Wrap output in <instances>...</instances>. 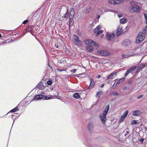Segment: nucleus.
I'll return each instance as SVG.
<instances>
[{
    "label": "nucleus",
    "instance_id": "nucleus-32",
    "mask_svg": "<svg viewBox=\"0 0 147 147\" xmlns=\"http://www.w3.org/2000/svg\"><path fill=\"white\" fill-rule=\"evenodd\" d=\"M34 98V100H39L40 98L39 94L36 95Z\"/></svg>",
    "mask_w": 147,
    "mask_h": 147
},
{
    "label": "nucleus",
    "instance_id": "nucleus-53",
    "mask_svg": "<svg viewBox=\"0 0 147 147\" xmlns=\"http://www.w3.org/2000/svg\"><path fill=\"white\" fill-rule=\"evenodd\" d=\"M100 75H98V76H97V77H98V79L99 78H100Z\"/></svg>",
    "mask_w": 147,
    "mask_h": 147
},
{
    "label": "nucleus",
    "instance_id": "nucleus-46",
    "mask_svg": "<svg viewBox=\"0 0 147 147\" xmlns=\"http://www.w3.org/2000/svg\"><path fill=\"white\" fill-rule=\"evenodd\" d=\"M122 57L123 58H126V57H127V55H125L124 54H123L122 55Z\"/></svg>",
    "mask_w": 147,
    "mask_h": 147
},
{
    "label": "nucleus",
    "instance_id": "nucleus-60",
    "mask_svg": "<svg viewBox=\"0 0 147 147\" xmlns=\"http://www.w3.org/2000/svg\"><path fill=\"white\" fill-rule=\"evenodd\" d=\"M56 46V47L57 48H58V46L57 45V46Z\"/></svg>",
    "mask_w": 147,
    "mask_h": 147
},
{
    "label": "nucleus",
    "instance_id": "nucleus-36",
    "mask_svg": "<svg viewBox=\"0 0 147 147\" xmlns=\"http://www.w3.org/2000/svg\"><path fill=\"white\" fill-rule=\"evenodd\" d=\"M52 83V82L51 80H49L47 82V84L48 85H51Z\"/></svg>",
    "mask_w": 147,
    "mask_h": 147
},
{
    "label": "nucleus",
    "instance_id": "nucleus-38",
    "mask_svg": "<svg viewBox=\"0 0 147 147\" xmlns=\"http://www.w3.org/2000/svg\"><path fill=\"white\" fill-rule=\"evenodd\" d=\"M125 78H122L121 79L119 80V82H123L125 80Z\"/></svg>",
    "mask_w": 147,
    "mask_h": 147
},
{
    "label": "nucleus",
    "instance_id": "nucleus-22",
    "mask_svg": "<svg viewBox=\"0 0 147 147\" xmlns=\"http://www.w3.org/2000/svg\"><path fill=\"white\" fill-rule=\"evenodd\" d=\"M130 43V41L128 40H126L123 43L124 45L127 46Z\"/></svg>",
    "mask_w": 147,
    "mask_h": 147
},
{
    "label": "nucleus",
    "instance_id": "nucleus-49",
    "mask_svg": "<svg viewBox=\"0 0 147 147\" xmlns=\"http://www.w3.org/2000/svg\"><path fill=\"white\" fill-rule=\"evenodd\" d=\"M72 18L70 16H69V21H71L72 19V18Z\"/></svg>",
    "mask_w": 147,
    "mask_h": 147
},
{
    "label": "nucleus",
    "instance_id": "nucleus-14",
    "mask_svg": "<svg viewBox=\"0 0 147 147\" xmlns=\"http://www.w3.org/2000/svg\"><path fill=\"white\" fill-rule=\"evenodd\" d=\"M109 105H107L105 107V110L103 112V114H104L105 115H107V114L109 110Z\"/></svg>",
    "mask_w": 147,
    "mask_h": 147
},
{
    "label": "nucleus",
    "instance_id": "nucleus-9",
    "mask_svg": "<svg viewBox=\"0 0 147 147\" xmlns=\"http://www.w3.org/2000/svg\"><path fill=\"white\" fill-rule=\"evenodd\" d=\"M117 73V72H113L111 73L108 76L106 79L108 80H109L113 79L114 77L116 76Z\"/></svg>",
    "mask_w": 147,
    "mask_h": 147
},
{
    "label": "nucleus",
    "instance_id": "nucleus-7",
    "mask_svg": "<svg viewBox=\"0 0 147 147\" xmlns=\"http://www.w3.org/2000/svg\"><path fill=\"white\" fill-rule=\"evenodd\" d=\"M115 34H113L107 33V38L109 40L112 41L114 38Z\"/></svg>",
    "mask_w": 147,
    "mask_h": 147
},
{
    "label": "nucleus",
    "instance_id": "nucleus-17",
    "mask_svg": "<svg viewBox=\"0 0 147 147\" xmlns=\"http://www.w3.org/2000/svg\"><path fill=\"white\" fill-rule=\"evenodd\" d=\"M86 49L88 51L90 52L92 51L93 49L92 47L90 46H87L86 47Z\"/></svg>",
    "mask_w": 147,
    "mask_h": 147
},
{
    "label": "nucleus",
    "instance_id": "nucleus-35",
    "mask_svg": "<svg viewBox=\"0 0 147 147\" xmlns=\"http://www.w3.org/2000/svg\"><path fill=\"white\" fill-rule=\"evenodd\" d=\"M123 89L124 90H129V87L128 86H125L123 87Z\"/></svg>",
    "mask_w": 147,
    "mask_h": 147
},
{
    "label": "nucleus",
    "instance_id": "nucleus-29",
    "mask_svg": "<svg viewBox=\"0 0 147 147\" xmlns=\"http://www.w3.org/2000/svg\"><path fill=\"white\" fill-rule=\"evenodd\" d=\"M103 32V31L102 30H99L98 32L96 34V36H98L100 34H102Z\"/></svg>",
    "mask_w": 147,
    "mask_h": 147
},
{
    "label": "nucleus",
    "instance_id": "nucleus-25",
    "mask_svg": "<svg viewBox=\"0 0 147 147\" xmlns=\"http://www.w3.org/2000/svg\"><path fill=\"white\" fill-rule=\"evenodd\" d=\"M18 107H17L14 108L13 109H12V110H11L10 112H16L18 111Z\"/></svg>",
    "mask_w": 147,
    "mask_h": 147
},
{
    "label": "nucleus",
    "instance_id": "nucleus-8",
    "mask_svg": "<svg viewBox=\"0 0 147 147\" xmlns=\"http://www.w3.org/2000/svg\"><path fill=\"white\" fill-rule=\"evenodd\" d=\"M94 125L92 122H91L88 123V129L89 131L92 133L93 131Z\"/></svg>",
    "mask_w": 147,
    "mask_h": 147
},
{
    "label": "nucleus",
    "instance_id": "nucleus-45",
    "mask_svg": "<svg viewBox=\"0 0 147 147\" xmlns=\"http://www.w3.org/2000/svg\"><path fill=\"white\" fill-rule=\"evenodd\" d=\"M144 139L143 138H141L139 140V142L141 143L143 142L144 141Z\"/></svg>",
    "mask_w": 147,
    "mask_h": 147
},
{
    "label": "nucleus",
    "instance_id": "nucleus-5",
    "mask_svg": "<svg viewBox=\"0 0 147 147\" xmlns=\"http://www.w3.org/2000/svg\"><path fill=\"white\" fill-rule=\"evenodd\" d=\"M124 0H109L108 2L109 4H116L122 3Z\"/></svg>",
    "mask_w": 147,
    "mask_h": 147
},
{
    "label": "nucleus",
    "instance_id": "nucleus-42",
    "mask_svg": "<svg viewBox=\"0 0 147 147\" xmlns=\"http://www.w3.org/2000/svg\"><path fill=\"white\" fill-rule=\"evenodd\" d=\"M129 130L128 131H126V133H125V136H126L129 134Z\"/></svg>",
    "mask_w": 147,
    "mask_h": 147
},
{
    "label": "nucleus",
    "instance_id": "nucleus-27",
    "mask_svg": "<svg viewBox=\"0 0 147 147\" xmlns=\"http://www.w3.org/2000/svg\"><path fill=\"white\" fill-rule=\"evenodd\" d=\"M136 67L135 66H133L131 67V68L129 69L128 70V71L130 73L132 71H133V70H134Z\"/></svg>",
    "mask_w": 147,
    "mask_h": 147
},
{
    "label": "nucleus",
    "instance_id": "nucleus-37",
    "mask_svg": "<svg viewBox=\"0 0 147 147\" xmlns=\"http://www.w3.org/2000/svg\"><path fill=\"white\" fill-rule=\"evenodd\" d=\"M116 83V82H115L113 85L112 87L113 89H114L116 88V85L117 84Z\"/></svg>",
    "mask_w": 147,
    "mask_h": 147
},
{
    "label": "nucleus",
    "instance_id": "nucleus-54",
    "mask_svg": "<svg viewBox=\"0 0 147 147\" xmlns=\"http://www.w3.org/2000/svg\"><path fill=\"white\" fill-rule=\"evenodd\" d=\"M100 17V16H99V15L98 16V18H97L98 19H99Z\"/></svg>",
    "mask_w": 147,
    "mask_h": 147
},
{
    "label": "nucleus",
    "instance_id": "nucleus-24",
    "mask_svg": "<svg viewBox=\"0 0 147 147\" xmlns=\"http://www.w3.org/2000/svg\"><path fill=\"white\" fill-rule=\"evenodd\" d=\"M119 94L115 92H112L111 93L110 95H113V96H118Z\"/></svg>",
    "mask_w": 147,
    "mask_h": 147
},
{
    "label": "nucleus",
    "instance_id": "nucleus-64",
    "mask_svg": "<svg viewBox=\"0 0 147 147\" xmlns=\"http://www.w3.org/2000/svg\"><path fill=\"white\" fill-rule=\"evenodd\" d=\"M138 49V48H136V50H137Z\"/></svg>",
    "mask_w": 147,
    "mask_h": 147
},
{
    "label": "nucleus",
    "instance_id": "nucleus-2",
    "mask_svg": "<svg viewBox=\"0 0 147 147\" xmlns=\"http://www.w3.org/2000/svg\"><path fill=\"white\" fill-rule=\"evenodd\" d=\"M140 9L139 7L136 5L130 8V10L131 12H138L140 11Z\"/></svg>",
    "mask_w": 147,
    "mask_h": 147
},
{
    "label": "nucleus",
    "instance_id": "nucleus-61",
    "mask_svg": "<svg viewBox=\"0 0 147 147\" xmlns=\"http://www.w3.org/2000/svg\"><path fill=\"white\" fill-rule=\"evenodd\" d=\"M131 81H129V83H131Z\"/></svg>",
    "mask_w": 147,
    "mask_h": 147
},
{
    "label": "nucleus",
    "instance_id": "nucleus-63",
    "mask_svg": "<svg viewBox=\"0 0 147 147\" xmlns=\"http://www.w3.org/2000/svg\"><path fill=\"white\" fill-rule=\"evenodd\" d=\"M145 128L146 129V130H147V127H145Z\"/></svg>",
    "mask_w": 147,
    "mask_h": 147
},
{
    "label": "nucleus",
    "instance_id": "nucleus-28",
    "mask_svg": "<svg viewBox=\"0 0 147 147\" xmlns=\"http://www.w3.org/2000/svg\"><path fill=\"white\" fill-rule=\"evenodd\" d=\"M128 112L129 111L128 110L126 111L123 113L122 116H123L124 117L126 118L128 113Z\"/></svg>",
    "mask_w": 147,
    "mask_h": 147
},
{
    "label": "nucleus",
    "instance_id": "nucleus-12",
    "mask_svg": "<svg viewBox=\"0 0 147 147\" xmlns=\"http://www.w3.org/2000/svg\"><path fill=\"white\" fill-rule=\"evenodd\" d=\"M95 84V82L92 79H91L90 84L88 89H89L93 88Z\"/></svg>",
    "mask_w": 147,
    "mask_h": 147
},
{
    "label": "nucleus",
    "instance_id": "nucleus-33",
    "mask_svg": "<svg viewBox=\"0 0 147 147\" xmlns=\"http://www.w3.org/2000/svg\"><path fill=\"white\" fill-rule=\"evenodd\" d=\"M39 97L40 100L43 98L45 97V96L44 95L41 94H39Z\"/></svg>",
    "mask_w": 147,
    "mask_h": 147
},
{
    "label": "nucleus",
    "instance_id": "nucleus-16",
    "mask_svg": "<svg viewBox=\"0 0 147 147\" xmlns=\"http://www.w3.org/2000/svg\"><path fill=\"white\" fill-rule=\"evenodd\" d=\"M127 20L124 18H123L120 20V22L121 24H125L127 22Z\"/></svg>",
    "mask_w": 147,
    "mask_h": 147
},
{
    "label": "nucleus",
    "instance_id": "nucleus-58",
    "mask_svg": "<svg viewBox=\"0 0 147 147\" xmlns=\"http://www.w3.org/2000/svg\"><path fill=\"white\" fill-rule=\"evenodd\" d=\"M119 83H120V82H119V81L117 83H116V84H119Z\"/></svg>",
    "mask_w": 147,
    "mask_h": 147
},
{
    "label": "nucleus",
    "instance_id": "nucleus-48",
    "mask_svg": "<svg viewBox=\"0 0 147 147\" xmlns=\"http://www.w3.org/2000/svg\"><path fill=\"white\" fill-rule=\"evenodd\" d=\"M90 11V9H87V10H86V12H89Z\"/></svg>",
    "mask_w": 147,
    "mask_h": 147
},
{
    "label": "nucleus",
    "instance_id": "nucleus-56",
    "mask_svg": "<svg viewBox=\"0 0 147 147\" xmlns=\"http://www.w3.org/2000/svg\"><path fill=\"white\" fill-rule=\"evenodd\" d=\"M42 94H45V93L43 92H42L41 93Z\"/></svg>",
    "mask_w": 147,
    "mask_h": 147
},
{
    "label": "nucleus",
    "instance_id": "nucleus-26",
    "mask_svg": "<svg viewBox=\"0 0 147 147\" xmlns=\"http://www.w3.org/2000/svg\"><path fill=\"white\" fill-rule=\"evenodd\" d=\"M136 67L135 66H133L131 67V68L129 69L128 70V71L130 73L132 71H133V70H134Z\"/></svg>",
    "mask_w": 147,
    "mask_h": 147
},
{
    "label": "nucleus",
    "instance_id": "nucleus-52",
    "mask_svg": "<svg viewBox=\"0 0 147 147\" xmlns=\"http://www.w3.org/2000/svg\"><path fill=\"white\" fill-rule=\"evenodd\" d=\"M104 85H105L104 84H102L101 85V88L103 87L104 86Z\"/></svg>",
    "mask_w": 147,
    "mask_h": 147
},
{
    "label": "nucleus",
    "instance_id": "nucleus-44",
    "mask_svg": "<svg viewBox=\"0 0 147 147\" xmlns=\"http://www.w3.org/2000/svg\"><path fill=\"white\" fill-rule=\"evenodd\" d=\"M129 73V72L127 70L125 74V76H126Z\"/></svg>",
    "mask_w": 147,
    "mask_h": 147
},
{
    "label": "nucleus",
    "instance_id": "nucleus-3",
    "mask_svg": "<svg viewBox=\"0 0 147 147\" xmlns=\"http://www.w3.org/2000/svg\"><path fill=\"white\" fill-rule=\"evenodd\" d=\"M97 53L98 54L104 56H108L110 54V52L105 50H99Z\"/></svg>",
    "mask_w": 147,
    "mask_h": 147
},
{
    "label": "nucleus",
    "instance_id": "nucleus-15",
    "mask_svg": "<svg viewBox=\"0 0 147 147\" xmlns=\"http://www.w3.org/2000/svg\"><path fill=\"white\" fill-rule=\"evenodd\" d=\"M122 30L121 28H118L117 30V36H120L122 32Z\"/></svg>",
    "mask_w": 147,
    "mask_h": 147
},
{
    "label": "nucleus",
    "instance_id": "nucleus-41",
    "mask_svg": "<svg viewBox=\"0 0 147 147\" xmlns=\"http://www.w3.org/2000/svg\"><path fill=\"white\" fill-rule=\"evenodd\" d=\"M28 21V20H26L24 21L22 23V24H25Z\"/></svg>",
    "mask_w": 147,
    "mask_h": 147
},
{
    "label": "nucleus",
    "instance_id": "nucleus-57",
    "mask_svg": "<svg viewBox=\"0 0 147 147\" xmlns=\"http://www.w3.org/2000/svg\"><path fill=\"white\" fill-rule=\"evenodd\" d=\"M2 37V36L1 34L0 33V38Z\"/></svg>",
    "mask_w": 147,
    "mask_h": 147
},
{
    "label": "nucleus",
    "instance_id": "nucleus-43",
    "mask_svg": "<svg viewBox=\"0 0 147 147\" xmlns=\"http://www.w3.org/2000/svg\"><path fill=\"white\" fill-rule=\"evenodd\" d=\"M143 96V95H141L140 96H138L137 97V98L138 99H140V98H142Z\"/></svg>",
    "mask_w": 147,
    "mask_h": 147
},
{
    "label": "nucleus",
    "instance_id": "nucleus-47",
    "mask_svg": "<svg viewBox=\"0 0 147 147\" xmlns=\"http://www.w3.org/2000/svg\"><path fill=\"white\" fill-rule=\"evenodd\" d=\"M76 71V69H74L71 70V71L74 73H75Z\"/></svg>",
    "mask_w": 147,
    "mask_h": 147
},
{
    "label": "nucleus",
    "instance_id": "nucleus-1",
    "mask_svg": "<svg viewBox=\"0 0 147 147\" xmlns=\"http://www.w3.org/2000/svg\"><path fill=\"white\" fill-rule=\"evenodd\" d=\"M145 38V34L142 32H139L136 39V42L139 43L142 42Z\"/></svg>",
    "mask_w": 147,
    "mask_h": 147
},
{
    "label": "nucleus",
    "instance_id": "nucleus-55",
    "mask_svg": "<svg viewBox=\"0 0 147 147\" xmlns=\"http://www.w3.org/2000/svg\"><path fill=\"white\" fill-rule=\"evenodd\" d=\"M78 35H80L81 34V33L80 32V33H78Z\"/></svg>",
    "mask_w": 147,
    "mask_h": 147
},
{
    "label": "nucleus",
    "instance_id": "nucleus-19",
    "mask_svg": "<svg viewBox=\"0 0 147 147\" xmlns=\"http://www.w3.org/2000/svg\"><path fill=\"white\" fill-rule=\"evenodd\" d=\"M74 14L75 13L74 9H72L70 11L69 16H70L72 18H73L74 15Z\"/></svg>",
    "mask_w": 147,
    "mask_h": 147
},
{
    "label": "nucleus",
    "instance_id": "nucleus-23",
    "mask_svg": "<svg viewBox=\"0 0 147 147\" xmlns=\"http://www.w3.org/2000/svg\"><path fill=\"white\" fill-rule=\"evenodd\" d=\"M102 93L103 92L101 91H98L96 94V97L97 98L99 97V95L102 94Z\"/></svg>",
    "mask_w": 147,
    "mask_h": 147
},
{
    "label": "nucleus",
    "instance_id": "nucleus-13",
    "mask_svg": "<svg viewBox=\"0 0 147 147\" xmlns=\"http://www.w3.org/2000/svg\"><path fill=\"white\" fill-rule=\"evenodd\" d=\"M36 88L41 90H43L45 88V86L43 85L42 83L40 82L37 85Z\"/></svg>",
    "mask_w": 147,
    "mask_h": 147
},
{
    "label": "nucleus",
    "instance_id": "nucleus-62",
    "mask_svg": "<svg viewBox=\"0 0 147 147\" xmlns=\"http://www.w3.org/2000/svg\"><path fill=\"white\" fill-rule=\"evenodd\" d=\"M109 82H109H109H108V84H109Z\"/></svg>",
    "mask_w": 147,
    "mask_h": 147
},
{
    "label": "nucleus",
    "instance_id": "nucleus-59",
    "mask_svg": "<svg viewBox=\"0 0 147 147\" xmlns=\"http://www.w3.org/2000/svg\"><path fill=\"white\" fill-rule=\"evenodd\" d=\"M134 55H135L134 53V54H132V55H131V56H133Z\"/></svg>",
    "mask_w": 147,
    "mask_h": 147
},
{
    "label": "nucleus",
    "instance_id": "nucleus-20",
    "mask_svg": "<svg viewBox=\"0 0 147 147\" xmlns=\"http://www.w3.org/2000/svg\"><path fill=\"white\" fill-rule=\"evenodd\" d=\"M74 96L76 99H79L80 98V95L78 93H75L74 95Z\"/></svg>",
    "mask_w": 147,
    "mask_h": 147
},
{
    "label": "nucleus",
    "instance_id": "nucleus-4",
    "mask_svg": "<svg viewBox=\"0 0 147 147\" xmlns=\"http://www.w3.org/2000/svg\"><path fill=\"white\" fill-rule=\"evenodd\" d=\"M85 43L88 45H93L96 47H98V45L91 39H88L85 41Z\"/></svg>",
    "mask_w": 147,
    "mask_h": 147
},
{
    "label": "nucleus",
    "instance_id": "nucleus-31",
    "mask_svg": "<svg viewBox=\"0 0 147 147\" xmlns=\"http://www.w3.org/2000/svg\"><path fill=\"white\" fill-rule=\"evenodd\" d=\"M125 118V117H124L122 115L121 116V117L119 121L121 122H122L124 120Z\"/></svg>",
    "mask_w": 147,
    "mask_h": 147
},
{
    "label": "nucleus",
    "instance_id": "nucleus-34",
    "mask_svg": "<svg viewBox=\"0 0 147 147\" xmlns=\"http://www.w3.org/2000/svg\"><path fill=\"white\" fill-rule=\"evenodd\" d=\"M137 123V121L133 120L131 122V123L132 125H134Z\"/></svg>",
    "mask_w": 147,
    "mask_h": 147
},
{
    "label": "nucleus",
    "instance_id": "nucleus-10",
    "mask_svg": "<svg viewBox=\"0 0 147 147\" xmlns=\"http://www.w3.org/2000/svg\"><path fill=\"white\" fill-rule=\"evenodd\" d=\"M73 41L74 43L77 44L79 43L80 41L79 40L78 37L76 35H73Z\"/></svg>",
    "mask_w": 147,
    "mask_h": 147
},
{
    "label": "nucleus",
    "instance_id": "nucleus-21",
    "mask_svg": "<svg viewBox=\"0 0 147 147\" xmlns=\"http://www.w3.org/2000/svg\"><path fill=\"white\" fill-rule=\"evenodd\" d=\"M144 16L146 21V26L145 27V28L144 29L145 30L147 29V14L146 13H144Z\"/></svg>",
    "mask_w": 147,
    "mask_h": 147
},
{
    "label": "nucleus",
    "instance_id": "nucleus-11",
    "mask_svg": "<svg viewBox=\"0 0 147 147\" xmlns=\"http://www.w3.org/2000/svg\"><path fill=\"white\" fill-rule=\"evenodd\" d=\"M141 112L140 110H136L132 112V115L133 116H139L141 114Z\"/></svg>",
    "mask_w": 147,
    "mask_h": 147
},
{
    "label": "nucleus",
    "instance_id": "nucleus-50",
    "mask_svg": "<svg viewBox=\"0 0 147 147\" xmlns=\"http://www.w3.org/2000/svg\"><path fill=\"white\" fill-rule=\"evenodd\" d=\"M118 16L119 18H121L122 16V15L121 14H119L118 15Z\"/></svg>",
    "mask_w": 147,
    "mask_h": 147
},
{
    "label": "nucleus",
    "instance_id": "nucleus-39",
    "mask_svg": "<svg viewBox=\"0 0 147 147\" xmlns=\"http://www.w3.org/2000/svg\"><path fill=\"white\" fill-rule=\"evenodd\" d=\"M68 11L67 9V12L64 15V17L65 18H66L68 15Z\"/></svg>",
    "mask_w": 147,
    "mask_h": 147
},
{
    "label": "nucleus",
    "instance_id": "nucleus-18",
    "mask_svg": "<svg viewBox=\"0 0 147 147\" xmlns=\"http://www.w3.org/2000/svg\"><path fill=\"white\" fill-rule=\"evenodd\" d=\"M101 27L100 26H98L96 28V29L94 30L93 32L94 33H97L98 31L100 29Z\"/></svg>",
    "mask_w": 147,
    "mask_h": 147
},
{
    "label": "nucleus",
    "instance_id": "nucleus-30",
    "mask_svg": "<svg viewBox=\"0 0 147 147\" xmlns=\"http://www.w3.org/2000/svg\"><path fill=\"white\" fill-rule=\"evenodd\" d=\"M145 66V65L144 64H142L138 67V68L139 69H140L142 68H144Z\"/></svg>",
    "mask_w": 147,
    "mask_h": 147
},
{
    "label": "nucleus",
    "instance_id": "nucleus-40",
    "mask_svg": "<svg viewBox=\"0 0 147 147\" xmlns=\"http://www.w3.org/2000/svg\"><path fill=\"white\" fill-rule=\"evenodd\" d=\"M51 98H52V97H49V96H46L45 97V99L48 100V99H51Z\"/></svg>",
    "mask_w": 147,
    "mask_h": 147
},
{
    "label": "nucleus",
    "instance_id": "nucleus-6",
    "mask_svg": "<svg viewBox=\"0 0 147 147\" xmlns=\"http://www.w3.org/2000/svg\"><path fill=\"white\" fill-rule=\"evenodd\" d=\"M106 115H105L103 113H101L99 115V117L102 123L105 124L106 120Z\"/></svg>",
    "mask_w": 147,
    "mask_h": 147
},
{
    "label": "nucleus",
    "instance_id": "nucleus-51",
    "mask_svg": "<svg viewBox=\"0 0 147 147\" xmlns=\"http://www.w3.org/2000/svg\"><path fill=\"white\" fill-rule=\"evenodd\" d=\"M57 70L58 71H64V70H63V69L60 70V69H57Z\"/></svg>",
    "mask_w": 147,
    "mask_h": 147
}]
</instances>
